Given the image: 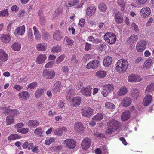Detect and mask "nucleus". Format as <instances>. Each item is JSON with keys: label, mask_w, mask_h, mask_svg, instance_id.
<instances>
[{"label": "nucleus", "mask_w": 154, "mask_h": 154, "mask_svg": "<svg viewBox=\"0 0 154 154\" xmlns=\"http://www.w3.org/2000/svg\"><path fill=\"white\" fill-rule=\"evenodd\" d=\"M128 63L124 59L119 60L116 64V69L120 73L125 72L128 67Z\"/></svg>", "instance_id": "obj_1"}, {"label": "nucleus", "mask_w": 154, "mask_h": 154, "mask_svg": "<svg viewBox=\"0 0 154 154\" xmlns=\"http://www.w3.org/2000/svg\"><path fill=\"white\" fill-rule=\"evenodd\" d=\"M116 35L112 33H107L104 35V39L105 41L110 44L114 43L116 41Z\"/></svg>", "instance_id": "obj_2"}, {"label": "nucleus", "mask_w": 154, "mask_h": 154, "mask_svg": "<svg viewBox=\"0 0 154 154\" xmlns=\"http://www.w3.org/2000/svg\"><path fill=\"white\" fill-rule=\"evenodd\" d=\"M103 88L101 94L104 97H106L109 92L110 93L113 90L114 86L112 84H109L105 85Z\"/></svg>", "instance_id": "obj_3"}, {"label": "nucleus", "mask_w": 154, "mask_h": 154, "mask_svg": "<svg viewBox=\"0 0 154 154\" xmlns=\"http://www.w3.org/2000/svg\"><path fill=\"white\" fill-rule=\"evenodd\" d=\"M108 128H111L115 130H117L121 126L120 123L115 119H112L109 121L107 123Z\"/></svg>", "instance_id": "obj_4"}, {"label": "nucleus", "mask_w": 154, "mask_h": 154, "mask_svg": "<svg viewBox=\"0 0 154 154\" xmlns=\"http://www.w3.org/2000/svg\"><path fill=\"white\" fill-rule=\"evenodd\" d=\"M146 47V41L142 40L138 42L136 45V48L137 51L139 52L143 51Z\"/></svg>", "instance_id": "obj_5"}, {"label": "nucleus", "mask_w": 154, "mask_h": 154, "mask_svg": "<svg viewBox=\"0 0 154 154\" xmlns=\"http://www.w3.org/2000/svg\"><path fill=\"white\" fill-rule=\"evenodd\" d=\"M61 83L59 81H57L54 85L53 88L51 89V91L53 94L58 95L60 93L62 88Z\"/></svg>", "instance_id": "obj_6"}, {"label": "nucleus", "mask_w": 154, "mask_h": 154, "mask_svg": "<svg viewBox=\"0 0 154 154\" xmlns=\"http://www.w3.org/2000/svg\"><path fill=\"white\" fill-rule=\"evenodd\" d=\"M151 11L150 8L148 7H143L140 11V15L143 18H146L150 14Z\"/></svg>", "instance_id": "obj_7"}, {"label": "nucleus", "mask_w": 154, "mask_h": 154, "mask_svg": "<svg viewBox=\"0 0 154 154\" xmlns=\"http://www.w3.org/2000/svg\"><path fill=\"white\" fill-rule=\"evenodd\" d=\"M91 140L88 138H84L81 143V146L83 149L87 150L89 149L91 144Z\"/></svg>", "instance_id": "obj_8"}, {"label": "nucleus", "mask_w": 154, "mask_h": 154, "mask_svg": "<svg viewBox=\"0 0 154 154\" xmlns=\"http://www.w3.org/2000/svg\"><path fill=\"white\" fill-rule=\"evenodd\" d=\"M42 75L46 79H51L55 76V73L54 70L48 71L46 69L43 71Z\"/></svg>", "instance_id": "obj_9"}, {"label": "nucleus", "mask_w": 154, "mask_h": 154, "mask_svg": "<svg viewBox=\"0 0 154 154\" xmlns=\"http://www.w3.org/2000/svg\"><path fill=\"white\" fill-rule=\"evenodd\" d=\"M64 142L66 146L70 149H74L76 146V141L73 139H67L64 140Z\"/></svg>", "instance_id": "obj_10"}, {"label": "nucleus", "mask_w": 154, "mask_h": 154, "mask_svg": "<svg viewBox=\"0 0 154 154\" xmlns=\"http://www.w3.org/2000/svg\"><path fill=\"white\" fill-rule=\"evenodd\" d=\"M30 96V94L26 91H21L19 93L18 97L19 99L23 101L28 100Z\"/></svg>", "instance_id": "obj_11"}, {"label": "nucleus", "mask_w": 154, "mask_h": 154, "mask_svg": "<svg viewBox=\"0 0 154 154\" xmlns=\"http://www.w3.org/2000/svg\"><path fill=\"white\" fill-rule=\"evenodd\" d=\"M92 88L91 86H88L86 87H83L81 90V93L86 96H90L91 93Z\"/></svg>", "instance_id": "obj_12"}, {"label": "nucleus", "mask_w": 154, "mask_h": 154, "mask_svg": "<svg viewBox=\"0 0 154 154\" xmlns=\"http://www.w3.org/2000/svg\"><path fill=\"white\" fill-rule=\"evenodd\" d=\"M25 31V27L24 26L22 25L18 27L15 30V35L17 36L18 35H23Z\"/></svg>", "instance_id": "obj_13"}, {"label": "nucleus", "mask_w": 154, "mask_h": 154, "mask_svg": "<svg viewBox=\"0 0 154 154\" xmlns=\"http://www.w3.org/2000/svg\"><path fill=\"white\" fill-rule=\"evenodd\" d=\"M3 112L6 115L10 114L14 116L19 113V112L16 109H10L4 108L3 109Z\"/></svg>", "instance_id": "obj_14"}, {"label": "nucleus", "mask_w": 154, "mask_h": 154, "mask_svg": "<svg viewBox=\"0 0 154 154\" xmlns=\"http://www.w3.org/2000/svg\"><path fill=\"white\" fill-rule=\"evenodd\" d=\"M93 113V110L91 109L90 107H87L82 111V114L85 117H89Z\"/></svg>", "instance_id": "obj_15"}, {"label": "nucleus", "mask_w": 154, "mask_h": 154, "mask_svg": "<svg viewBox=\"0 0 154 154\" xmlns=\"http://www.w3.org/2000/svg\"><path fill=\"white\" fill-rule=\"evenodd\" d=\"M98 61L94 60L88 63L86 65L87 68L88 69L93 68L95 69L98 67Z\"/></svg>", "instance_id": "obj_16"}, {"label": "nucleus", "mask_w": 154, "mask_h": 154, "mask_svg": "<svg viewBox=\"0 0 154 154\" xmlns=\"http://www.w3.org/2000/svg\"><path fill=\"white\" fill-rule=\"evenodd\" d=\"M96 11V8L94 6H91L88 7L86 10V15L88 16H91L93 15Z\"/></svg>", "instance_id": "obj_17"}, {"label": "nucleus", "mask_w": 154, "mask_h": 154, "mask_svg": "<svg viewBox=\"0 0 154 154\" xmlns=\"http://www.w3.org/2000/svg\"><path fill=\"white\" fill-rule=\"evenodd\" d=\"M154 63V59L153 57H150L145 62L143 67L146 68H149Z\"/></svg>", "instance_id": "obj_18"}, {"label": "nucleus", "mask_w": 154, "mask_h": 154, "mask_svg": "<svg viewBox=\"0 0 154 154\" xmlns=\"http://www.w3.org/2000/svg\"><path fill=\"white\" fill-rule=\"evenodd\" d=\"M74 129L76 131L81 132L84 130V127L81 122H77L74 125Z\"/></svg>", "instance_id": "obj_19"}, {"label": "nucleus", "mask_w": 154, "mask_h": 154, "mask_svg": "<svg viewBox=\"0 0 154 154\" xmlns=\"http://www.w3.org/2000/svg\"><path fill=\"white\" fill-rule=\"evenodd\" d=\"M53 132L56 135L60 136L63 132L66 131V128L65 127H62L53 130Z\"/></svg>", "instance_id": "obj_20"}, {"label": "nucleus", "mask_w": 154, "mask_h": 154, "mask_svg": "<svg viewBox=\"0 0 154 154\" xmlns=\"http://www.w3.org/2000/svg\"><path fill=\"white\" fill-rule=\"evenodd\" d=\"M152 99V97L151 95H146L143 100V103L145 106H148L151 103Z\"/></svg>", "instance_id": "obj_21"}, {"label": "nucleus", "mask_w": 154, "mask_h": 154, "mask_svg": "<svg viewBox=\"0 0 154 154\" xmlns=\"http://www.w3.org/2000/svg\"><path fill=\"white\" fill-rule=\"evenodd\" d=\"M0 39L2 42L5 43H8L10 41L11 37L9 34H2L1 35Z\"/></svg>", "instance_id": "obj_22"}, {"label": "nucleus", "mask_w": 154, "mask_h": 154, "mask_svg": "<svg viewBox=\"0 0 154 154\" xmlns=\"http://www.w3.org/2000/svg\"><path fill=\"white\" fill-rule=\"evenodd\" d=\"M81 103V98L79 97H76L73 98L72 100L71 104L72 106L77 107Z\"/></svg>", "instance_id": "obj_23"}, {"label": "nucleus", "mask_w": 154, "mask_h": 154, "mask_svg": "<svg viewBox=\"0 0 154 154\" xmlns=\"http://www.w3.org/2000/svg\"><path fill=\"white\" fill-rule=\"evenodd\" d=\"M8 58V54L2 49H0V59L2 61H7Z\"/></svg>", "instance_id": "obj_24"}, {"label": "nucleus", "mask_w": 154, "mask_h": 154, "mask_svg": "<svg viewBox=\"0 0 154 154\" xmlns=\"http://www.w3.org/2000/svg\"><path fill=\"white\" fill-rule=\"evenodd\" d=\"M112 61V58L111 57L108 56L104 59L103 61V63L105 67H107L111 64Z\"/></svg>", "instance_id": "obj_25"}, {"label": "nucleus", "mask_w": 154, "mask_h": 154, "mask_svg": "<svg viewBox=\"0 0 154 154\" xmlns=\"http://www.w3.org/2000/svg\"><path fill=\"white\" fill-rule=\"evenodd\" d=\"M131 99L129 97L124 98L122 101V104L123 106L126 107L128 106L131 103Z\"/></svg>", "instance_id": "obj_26"}, {"label": "nucleus", "mask_w": 154, "mask_h": 154, "mask_svg": "<svg viewBox=\"0 0 154 154\" xmlns=\"http://www.w3.org/2000/svg\"><path fill=\"white\" fill-rule=\"evenodd\" d=\"M128 92L127 88L125 86L121 87L117 91V94L119 96H122L126 94Z\"/></svg>", "instance_id": "obj_27"}, {"label": "nucleus", "mask_w": 154, "mask_h": 154, "mask_svg": "<svg viewBox=\"0 0 154 154\" xmlns=\"http://www.w3.org/2000/svg\"><path fill=\"white\" fill-rule=\"evenodd\" d=\"M46 59L47 57L45 55L40 54L37 57V63L39 64H42L44 62Z\"/></svg>", "instance_id": "obj_28"}, {"label": "nucleus", "mask_w": 154, "mask_h": 154, "mask_svg": "<svg viewBox=\"0 0 154 154\" xmlns=\"http://www.w3.org/2000/svg\"><path fill=\"white\" fill-rule=\"evenodd\" d=\"M62 38V33L59 30L56 31L54 33L53 38L54 39L59 41Z\"/></svg>", "instance_id": "obj_29"}, {"label": "nucleus", "mask_w": 154, "mask_h": 154, "mask_svg": "<svg viewBox=\"0 0 154 154\" xmlns=\"http://www.w3.org/2000/svg\"><path fill=\"white\" fill-rule=\"evenodd\" d=\"M40 124L39 121L37 120H29L27 123L28 125L31 127H35L38 125Z\"/></svg>", "instance_id": "obj_30"}, {"label": "nucleus", "mask_w": 154, "mask_h": 154, "mask_svg": "<svg viewBox=\"0 0 154 154\" xmlns=\"http://www.w3.org/2000/svg\"><path fill=\"white\" fill-rule=\"evenodd\" d=\"M115 20L116 22L118 24H120L122 22L123 19L122 17L121 14L120 12H118L116 13Z\"/></svg>", "instance_id": "obj_31"}, {"label": "nucleus", "mask_w": 154, "mask_h": 154, "mask_svg": "<svg viewBox=\"0 0 154 154\" xmlns=\"http://www.w3.org/2000/svg\"><path fill=\"white\" fill-rule=\"evenodd\" d=\"M130 114L129 111H125L122 113L121 116V118L122 121H125L128 120L130 117Z\"/></svg>", "instance_id": "obj_32"}, {"label": "nucleus", "mask_w": 154, "mask_h": 154, "mask_svg": "<svg viewBox=\"0 0 154 154\" xmlns=\"http://www.w3.org/2000/svg\"><path fill=\"white\" fill-rule=\"evenodd\" d=\"M131 94L132 97L137 100L139 96V91L137 88L133 89L131 91Z\"/></svg>", "instance_id": "obj_33"}, {"label": "nucleus", "mask_w": 154, "mask_h": 154, "mask_svg": "<svg viewBox=\"0 0 154 154\" xmlns=\"http://www.w3.org/2000/svg\"><path fill=\"white\" fill-rule=\"evenodd\" d=\"M138 38V37L137 35L132 34L128 38L127 42L129 43H134L137 41Z\"/></svg>", "instance_id": "obj_34"}, {"label": "nucleus", "mask_w": 154, "mask_h": 154, "mask_svg": "<svg viewBox=\"0 0 154 154\" xmlns=\"http://www.w3.org/2000/svg\"><path fill=\"white\" fill-rule=\"evenodd\" d=\"M47 46V45L45 43H39L37 44L36 48L38 51H42L45 50Z\"/></svg>", "instance_id": "obj_35"}, {"label": "nucleus", "mask_w": 154, "mask_h": 154, "mask_svg": "<svg viewBox=\"0 0 154 154\" xmlns=\"http://www.w3.org/2000/svg\"><path fill=\"white\" fill-rule=\"evenodd\" d=\"M33 147V144L32 143H29L27 141L25 142L22 145V147L24 149L28 148V150L32 149Z\"/></svg>", "instance_id": "obj_36"}, {"label": "nucleus", "mask_w": 154, "mask_h": 154, "mask_svg": "<svg viewBox=\"0 0 154 154\" xmlns=\"http://www.w3.org/2000/svg\"><path fill=\"white\" fill-rule=\"evenodd\" d=\"M44 89L42 88L38 89L35 93V96L36 98H39L43 93H44Z\"/></svg>", "instance_id": "obj_37"}, {"label": "nucleus", "mask_w": 154, "mask_h": 154, "mask_svg": "<svg viewBox=\"0 0 154 154\" xmlns=\"http://www.w3.org/2000/svg\"><path fill=\"white\" fill-rule=\"evenodd\" d=\"M107 74L105 71L103 70H100L97 72L96 75L100 78H102L105 77Z\"/></svg>", "instance_id": "obj_38"}, {"label": "nucleus", "mask_w": 154, "mask_h": 154, "mask_svg": "<svg viewBox=\"0 0 154 154\" xmlns=\"http://www.w3.org/2000/svg\"><path fill=\"white\" fill-rule=\"evenodd\" d=\"M154 90V82L149 84L147 87L146 90V92L152 93Z\"/></svg>", "instance_id": "obj_39"}, {"label": "nucleus", "mask_w": 154, "mask_h": 154, "mask_svg": "<svg viewBox=\"0 0 154 154\" xmlns=\"http://www.w3.org/2000/svg\"><path fill=\"white\" fill-rule=\"evenodd\" d=\"M64 40L65 44L68 46H72L74 42V41L72 39L66 36L65 37Z\"/></svg>", "instance_id": "obj_40"}, {"label": "nucleus", "mask_w": 154, "mask_h": 154, "mask_svg": "<svg viewBox=\"0 0 154 154\" xmlns=\"http://www.w3.org/2000/svg\"><path fill=\"white\" fill-rule=\"evenodd\" d=\"M12 47L13 49L15 51H19L21 48V45L19 43L15 42L12 44Z\"/></svg>", "instance_id": "obj_41"}, {"label": "nucleus", "mask_w": 154, "mask_h": 154, "mask_svg": "<svg viewBox=\"0 0 154 154\" xmlns=\"http://www.w3.org/2000/svg\"><path fill=\"white\" fill-rule=\"evenodd\" d=\"M98 8L100 11L103 12H105L107 10L106 5L103 3H100L98 5Z\"/></svg>", "instance_id": "obj_42"}, {"label": "nucleus", "mask_w": 154, "mask_h": 154, "mask_svg": "<svg viewBox=\"0 0 154 154\" xmlns=\"http://www.w3.org/2000/svg\"><path fill=\"white\" fill-rule=\"evenodd\" d=\"M14 118L13 116H9L6 119V125H8L13 124L14 122Z\"/></svg>", "instance_id": "obj_43"}, {"label": "nucleus", "mask_w": 154, "mask_h": 154, "mask_svg": "<svg viewBox=\"0 0 154 154\" xmlns=\"http://www.w3.org/2000/svg\"><path fill=\"white\" fill-rule=\"evenodd\" d=\"M42 38L45 40H47L49 38V33L45 31L44 29H42Z\"/></svg>", "instance_id": "obj_44"}, {"label": "nucleus", "mask_w": 154, "mask_h": 154, "mask_svg": "<svg viewBox=\"0 0 154 154\" xmlns=\"http://www.w3.org/2000/svg\"><path fill=\"white\" fill-rule=\"evenodd\" d=\"M21 138V136L19 134H12L8 137V139L9 140H15Z\"/></svg>", "instance_id": "obj_45"}, {"label": "nucleus", "mask_w": 154, "mask_h": 154, "mask_svg": "<svg viewBox=\"0 0 154 154\" xmlns=\"http://www.w3.org/2000/svg\"><path fill=\"white\" fill-rule=\"evenodd\" d=\"M103 117V116L101 113H97L93 118L92 119L96 121H99L102 120Z\"/></svg>", "instance_id": "obj_46"}, {"label": "nucleus", "mask_w": 154, "mask_h": 154, "mask_svg": "<svg viewBox=\"0 0 154 154\" xmlns=\"http://www.w3.org/2000/svg\"><path fill=\"white\" fill-rule=\"evenodd\" d=\"M61 50V47L59 45H57L54 46L52 48L51 51L53 53H58Z\"/></svg>", "instance_id": "obj_47"}, {"label": "nucleus", "mask_w": 154, "mask_h": 154, "mask_svg": "<svg viewBox=\"0 0 154 154\" xmlns=\"http://www.w3.org/2000/svg\"><path fill=\"white\" fill-rule=\"evenodd\" d=\"M23 125L24 124L22 123H18L14 125L15 128L17 129V131L18 132H20L22 131L21 130Z\"/></svg>", "instance_id": "obj_48"}, {"label": "nucleus", "mask_w": 154, "mask_h": 154, "mask_svg": "<svg viewBox=\"0 0 154 154\" xmlns=\"http://www.w3.org/2000/svg\"><path fill=\"white\" fill-rule=\"evenodd\" d=\"M28 38V40L30 41H32L34 40L33 35L31 28H29V29Z\"/></svg>", "instance_id": "obj_49"}, {"label": "nucleus", "mask_w": 154, "mask_h": 154, "mask_svg": "<svg viewBox=\"0 0 154 154\" xmlns=\"http://www.w3.org/2000/svg\"><path fill=\"white\" fill-rule=\"evenodd\" d=\"M75 92L72 89H70L67 91L66 97L67 98H70L71 96L74 94Z\"/></svg>", "instance_id": "obj_50"}, {"label": "nucleus", "mask_w": 154, "mask_h": 154, "mask_svg": "<svg viewBox=\"0 0 154 154\" xmlns=\"http://www.w3.org/2000/svg\"><path fill=\"white\" fill-rule=\"evenodd\" d=\"M71 64L73 66L77 65L78 64V60L76 59L75 57L73 56L71 59Z\"/></svg>", "instance_id": "obj_51"}, {"label": "nucleus", "mask_w": 154, "mask_h": 154, "mask_svg": "<svg viewBox=\"0 0 154 154\" xmlns=\"http://www.w3.org/2000/svg\"><path fill=\"white\" fill-rule=\"evenodd\" d=\"M34 132L35 134L41 136L43 133V130L41 128L39 127L35 129Z\"/></svg>", "instance_id": "obj_52"}, {"label": "nucleus", "mask_w": 154, "mask_h": 154, "mask_svg": "<svg viewBox=\"0 0 154 154\" xmlns=\"http://www.w3.org/2000/svg\"><path fill=\"white\" fill-rule=\"evenodd\" d=\"M105 106L106 108L110 109H113L115 108V106L113 103L110 102H107L105 103Z\"/></svg>", "instance_id": "obj_53"}, {"label": "nucleus", "mask_w": 154, "mask_h": 154, "mask_svg": "<svg viewBox=\"0 0 154 154\" xmlns=\"http://www.w3.org/2000/svg\"><path fill=\"white\" fill-rule=\"evenodd\" d=\"M65 57L64 55H61L59 56L56 60V62L57 63H59L62 62L64 59Z\"/></svg>", "instance_id": "obj_54"}, {"label": "nucleus", "mask_w": 154, "mask_h": 154, "mask_svg": "<svg viewBox=\"0 0 154 154\" xmlns=\"http://www.w3.org/2000/svg\"><path fill=\"white\" fill-rule=\"evenodd\" d=\"M131 28L137 32H139V28L138 26L134 23H131Z\"/></svg>", "instance_id": "obj_55"}, {"label": "nucleus", "mask_w": 154, "mask_h": 154, "mask_svg": "<svg viewBox=\"0 0 154 154\" xmlns=\"http://www.w3.org/2000/svg\"><path fill=\"white\" fill-rule=\"evenodd\" d=\"M37 86V84L36 82H33L32 83L29 84L28 85L27 89L30 88L31 89H34Z\"/></svg>", "instance_id": "obj_56"}, {"label": "nucleus", "mask_w": 154, "mask_h": 154, "mask_svg": "<svg viewBox=\"0 0 154 154\" xmlns=\"http://www.w3.org/2000/svg\"><path fill=\"white\" fill-rule=\"evenodd\" d=\"M38 14L40 19V21L41 22V24H43L45 23V18L43 16L41 11L39 12Z\"/></svg>", "instance_id": "obj_57"}, {"label": "nucleus", "mask_w": 154, "mask_h": 154, "mask_svg": "<svg viewBox=\"0 0 154 154\" xmlns=\"http://www.w3.org/2000/svg\"><path fill=\"white\" fill-rule=\"evenodd\" d=\"M136 3L138 5H143L145 4L147 0H135Z\"/></svg>", "instance_id": "obj_58"}, {"label": "nucleus", "mask_w": 154, "mask_h": 154, "mask_svg": "<svg viewBox=\"0 0 154 154\" xmlns=\"http://www.w3.org/2000/svg\"><path fill=\"white\" fill-rule=\"evenodd\" d=\"M135 74H132L128 77V80L130 82H134Z\"/></svg>", "instance_id": "obj_59"}, {"label": "nucleus", "mask_w": 154, "mask_h": 154, "mask_svg": "<svg viewBox=\"0 0 154 154\" xmlns=\"http://www.w3.org/2000/svg\"><path fill=\"white\" fill-rule=\"evenodd\" d=\"M8 15L7 9H5L0 12V17L5 16L6 17Z\"/></svg>", "instance_id": "obj_60"}, {"label": "nucleus", "mask_w": 154, "mask_h": 154, "mask_svg": "<svg viewBox=\"0 0 154 154\" xmlns=\"http://www.w3.org/2000/svg\"><path fill=\"white\" fill-rule=\"evenodd\" d=\"M134 78V82H139L142 79V78L140 76L137 74H135Z\"/></svg>", "instance_id": "obj_61"}, {"label": "nucleus", "mask_w": 154, "mask_h": 154, "mask_svg": "<svg viewBox=\"0 0 154 154\" xmlns=\"http://www.w3.org/2000/svg\"><path fill=\"white\" fill-rule=\"evenodd\" d=\"M73 6L74 5L72 1H68L66 2L65 6L67 7H69Z\"/></svg>", "instance_id": "obj_62"}, {"label": "nucleus", "mask_w": 154, "mask_h": 154, "mask_svg": "<svg viewBox=\"0 0 154 154\" xmlns=\"http://www.w3.org/2000/svg\"><path fill=\"white\" fill-rule=\"evenodd\" d=\"M93 56L90 54H86L85 55L83 58V60L85 61L88 60L90 58H92Z\"/></svg>", "instance_id": "obj_63"}, {"label": "nucleus", "mask_w": 154, "mask_h": 154, "mask_svg": "<svg viewBox=\"0 0 154 154\" xmlns=\"http://www.w3.org/2000/svg\"><path fill=\"white\" fill-rule=\"evenodd\" d=\"M54 141V138H51L48 139H47L45 141V144L47 145H49L52 143V142Z\"/></svg>", "instance_id": "obj_64"}]
</instances>
